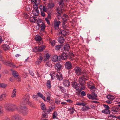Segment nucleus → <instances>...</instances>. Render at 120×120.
I'll list each match as a JSON object with an SVG mask.
<instances>
[{"label":"nucleus","mask_w":120,"mask_h":120,"mask_svg":"<svg viewBox=\"0 0 120 120\" xmlns=\"http://www.w3.org/2000/svg\"><path fill=\"white\" fill-rule=\"evenodd\" d=\"M15 107V104L13 103H7L4 106V108L6 109L11 112L14 111Z\"/></svg>","instance_id":"obj_1"},{"label":"nucleus","mask_w":120,"mask_h":120,"mask_svg":"<svg viewBox=\"0 0 120 120\" xmlns=\"http://www.w3.org/2000/svg\"><path fill=\"white\" fill-rule=\"evenodd\" d=\"M2 52L0 50V54ZM4 58L1 55L0 56V61H2L4 64L10 66L11 67H14V65L13 64V63L11 62H10L8 61H7L4 62Z\"/></svg>","instance_id":"obj_2"},{"label":"nucleus","mask_w":120,"mask_h":120,"mask_svg":"<svg viewBox=\"0 0 120 120\" xmlns=\"http://www.w3.org/2000/svg\"><path fill=\"white\" fill-rule=\"evenodd\" d=\"M20 112L24 116L27 115L28 112V109L26 106H21L20 108Z\"/></svg>","instance_id":"obj_3"},{"label":"nucleus","mask_w":120,"mask_h":120,"mask_svg":"<svg viewBox=\"0 0 120 120\" xmlns=\"http://www.w3.org/2000/svg\"><path fill=\"white\" fill-rule=\"evenodd\" d=\"M45 48V46L44 45H42L40 47H36L33 49V50L34 52L37 53L36 52H41Z\"/></svg>","instance_id":"obj_4"},{"label":"nucleus","mask_w":120,"mask_h":120,"mask_svg":"<svg viewBox=\"0 0 120 120\" xmlns=\"http://www.w3.org/2000/svg\"><path fill=\"white\" fill-rule=\"evenodd\" d=\"M29 95V94H26L24 96L23 100L26 104L30 105L31 104V103L29 101L30 99Z\"/></svg>","instance_id":"obj_5"},{"label":"nucleus","mask_w":120,"mask_h":120,"mask_svg":"<svg viewBox=\"0 0 120 120\" xmlns=\"http://www.w3.org/2000/svg\"><path fill=\"white\" fill-rule=\"evenodd\" d=\"M15 65L14 67H12L13 68L11 69L10 71L12 72V74L13 77H11L9 79V80L11 82H13L14 80V78L15 77Z\"/></svg>","instance_id":"obj_6"},{"label":"nucleus","mask_w":120,"mask_h":120,"mask_svg":"<svg viewBox=\"0 0 120 120\" xmlns=\"http://www.w3.org/2000/svg\"><path fill=\"white\" fill-rule=\"evenodd\" d=\"M72 85L74 88L78 91L79 93H80L82 90L81 89L79 88L78 86V84L76 82L73 83Z\"/></svg>","instance_id":"obj_7"},{"label":"nucleus","mask_w":120,"mask_h":120,"mask_svg":"<svg viewBox=\"0 0 120 120\" xmlns=\"http://www.w3.org/2000/svg\"><path fill=\"white\" fill-rule=\"evenodd\" d=\"M87 97L89 98L92 100H94L97 97V94L95 93H92L91 94H88Z\"/></svg>","instance_id":"obj_8"},{"label":"nucleus","mask_w":120,"mask_h":120,"mask_svg":"<svg viewBox=\"0 0 120 120\" xmlns=\"http://www.w3.org/2000/svg\"><path fill=\"white\" fill-rule=\"evenodd\" d=\"M75 72L76 74L79 75L82 74V70L81 68L79 67H76L75 68Z\"/></svg>","instance_id":"obj_9"},{"label":"nucleus","mask_w":120,"mask_h":120,"mask_svg":"<svg viewBox=\"0 0 120 120\" xmlns=\"http://www.w3.org/2000/svg\"><path fill=\"white\" fill-rule=\"evenodd\" d=\"M56 77L57 79L60 81L62 80L63 79V77L61 73L58 72L56 75Z\"/></svg>","instance_id":"obj_10"},{"label":"nucleus","mask_w":120,"mask_h":120,"mask_svg":"<svg viewBox=\"0 0 120 120\" xmlns=\"http://www.w3.org/2000/svg\"><path fill=\"white\" fill-rule=\"evenodd\" d=\"M65 68L67 69H70L72 67V64L69 61L67 62L65 64Z\"/></svg>","instance_id":"obj_11"},{"label":"nucleus","mask_w":120,"mask_h":120,"mask_svg":"<svg viewBox=\"0 0 120 120\" xmlns=\"http://www.w3.org/2000/svg\"><path fill=\"white\" fill-rule=\"evenodd\" d=\"M61 23V22L60 21H57L54 22V25L55 29L57 30L59 29V26Z\"/></svg>","instance_id":"obj_12"},{"label":"nucleus","mask_w":120,"mask_h":120,"mask_svg":"<svg viewBox=\"0 0 120 120\" xmlns=\"http://www.w3.org/2000/svg\"><path fill=\"white\" fill-rule=\"evenodd\" d=\"M43 57L41 56H40L39 58L37 60L35 61V64L37 65H39L41 63Z\"/></svg>","instance_id":"obj_13"},{"label":"nucleus","mask_w":120,"mask_h":120,"mask_svg":"<svg viewBox=\"0 0 120 120\" xmlns=\"http://www.w3.org/2000/svg\"><path fill=\"white\" fill-rule=\"evenodd\" d=\"M63 84L64 86L68 87L70 85L69 80H64L63 82Z\"/></svg>","instance_id":"obj_14"},{"label":"nucleus","mask_w":120,"mask_h":120,"mask_svg":"<svg viewBox=\"0 0 120 120\" xmlns=\"http://www.w3.org/2000/svg\"><path fill=\"white\" fill-rule=\"evenodd\" d=\"M50 55H49L48 53L45 54L43 58V60L44 61H46L50 57Z\"/></svg>","instance_id":"obj_15"},{"label":"nucleus","mask_w":120,"mask_h":120,"mask_svg":"<svg viewBox=\"0 0 120 120\" xmlns=\"http://www.w3.org/2000/svg\"><path fill=\"white\" fill-rule=\"evenodd\" d=\"M17 82H20L21 81V77L18 75V73L15 71V81Z\"/></svg>","instance_id":"obj_16"},{"label":"nucleus","mask_w":120,"mask_h":120,"mask_svg":"<svg viewBox=\"0 0 120 120\" xmlns=\"http://www.w3.org/2000/svg\"><path fill=\"white\" fill-rule=\"evenodd\" d=\"M59 34L61 35L65 36L68 34V32L65 30H63L59 32Z\"/></svg>","instance_id":"obj_17"},{"label":"nucleus","mask_w":120,"mask_h":120,"mask_svg":"<svg viewBox=\"0 0 120 120\" xmlns=\"http://www.w3.org/2000/svg\"><path fill=\"white\" fill-rule=\"evenodd\" d=\"M35 39L37 41H40L42 40V38L39 35H37L35 36Z\"/></svg>","instance_id":"obj_18"},{"label":"nucleus","mask_w":120,"mask_h":120,"mask_svg":"<svg viewBox=\"0 0 120 120\" xmlns=\"http://www.w3.org/2000/svg\"><path fill=\"white\" fill-rule=\"evenodd\" d=\"M55 108V106L54 105H51L49 107V109L47 110V112H52Z\"/></svg>","instance_id":"obj_19"},{"label":"nucleus","mask_w":120,"mask_h":120,"mask_svg":"<svg viewBox=\"0 0 120 120\" xmlns=\"http://www.w3.org/2000/svg\"><path fill=\"white\" fill-rule=\"evenodd\" d=\"M70 48V46L69 44H66L64 46V49L65 51L67 52L68 51Z\"/></svg>","instance_id":"obj_20"},{"label":"nucleus","mask_w":120,"mask_h":120,"mask_svg":"<svg viewBox=\"0 0 120 120\" xmlns=\"http://www.w3.org/2000/svg\"><path fill=\"white\" fill-rule=\"evenodd\" d=\"M58 60V56L57 55H53L52 56V60L53 62L57 61Z\"/></svg>","instance_id":"obj_21"},{"label":"nucleus","mask_w":120,"mask_h":120,"mask_svg":"<svg viewBox=\"0 0 120 120\" xmlns=\"http://www.w3.org/2000/svg\"><path fill=\"white\" fill-rule=\"evenodd\" d=\"M58 41L60 43L63 44L64 41V39L63 37H60L58 38Z\"/></svg>","instance_id":"obj_22"},{"label":"nucleus","mask_w":120,"mask_h":120,"mask_svg":"<svg viewBox=\"0 0 120 120\" xmlns=\"http://www.w3.org/2000/svg\"><path fill=\"white\" fill-rule=\"evenodd\" d=\"M2 47L5 51L8 49L9 48L8 45L6 44H4L2 45Z\"/></svg>","instance_id":"obj_23"},{"label":"nucleus","mask_w":120,"mask_h":120,"mask_svg":"<svg viewBox=\"0 0 120 120\" xmlns=\"http://www.w3.org/2000/svg\"><path fill=\"white\" fill-rule=\"evenodd\" d=\"M39 11L38 10H34L32 11V13L34 15L37 16L39 13Z\"/></svg>","instance_id":"obj_24"},{"label":"nucleus","mask_w":120,"mask_h":120,"mask_svg":"<svg viewBox=\"0 0 120 120\" xmlns=\"http://www.w3.org/2000/svg\"><path fill=\"white\" fill-rule=\"evenodd\" d=\"M61 66L60 64H56L55 66V68L57 70H60L61 69Z\"/></svg>","instance_id":"obj_25"},{"label":"nucleus","mask_w":120,"mask_h":120,"mask_svg":"<svg viewBox=\"0 0 120 120\" xmlns=\"http://www.w3.org/2000/svg\"><path fill=\"white\" fill-rule=\"evenodd\" d=\"M79 84L82 86L84 85L85 83V81L84 80L82 79V78H80L79 81Z\"/></svg>","instance_id":"obj_26"},{"label":"nucleus","mask_w":120,"mask_h":120,"mask_svg":"<svg viewBox=\"0 0 120 120\" xmlns=\"http://www.w3.org/2000/svg\"><path fill=\"white\" fill-rule=\"evenodd\" d=\"M67 54L65 53H63L61 55V58L62 59L65 60L67 59Z\"/></svg>","instance_id":"obj_27"},{"label":"nucleus","mask_w":120,"mask_h":120,"mask_svg":"<svg viewBox=\"0 0 120 120\" xmlns=\"http://www.w3.org/2000/svg\"><path fill=\"white\" fill-rule=\"evenodd\" d=\"M62 18L64 22H65L68 19V17L67 15L66 14H64L62 16Z\"/></svg>","instance_id":"obj_28"},{"label":"nucleus","mask_w":120,"mask_h":120,"mask_svg":"<svg viewBox=\"0 0 120 120\" xmlns=\"http://www.w3.org/2000/svg\"><path fill=\"white\" fill-rule=\"evenodd\" d=\"M46 85L48 89H50L51 87V81L49 80H48L46 83Z\"/></svg>","instance_id":"obj_29"},{"label":"nucleus","mask_w":120,"mask_h":120,"mask_svg":"<svg viewBox=\"0 0 120 120\" xmlns=\"http://www.w3.org/2000/svg\"><path fill=\"white\" fill-rule=\"evenodd\" d=\"M6 96L7 95L5 94H3L0 95V100L1 101L3 100L4 98H6Z\"/></svg>","instance_id":"obj_30"},{"label":"nucleus","mask_w":120,"mask_h":120,"mask_svg":"<svg viewBox=\"0 0 120 120\" xmlns=\"http://www.w3.org/2000/svg\"><path fill=\"white\" fill-rule=\"evenodd\" d=\"M106 97L109 100H112L114 99V97L112 95H108L106 96Z\"/></svg>","instance_id":"obj_31"},{"label":"nucleus","mask_w":120,"mask_h":120,"mask_svg":"<svg viewBox=\"0 0 120 120\" xmlns=\"http://www.w3.org/2000/svg\"><path fill=\"white\" fill-rule=\"evenodd\" d=\"M30 22L33 23L35 22L37 20V19L36 18L34 17H31L30 19Z\"/></svg>","instance_id":"obj_32"},{"label":"nucleus","mask_w":120,"mask_h":120,"mask_svg":"<svg viewBox=\"0 0 120 120\" xmlns=\"http://www.w3.org/2000/svg\"><path fill=\"white\" fill-rule=\"evenodd\" d=\"M59 4L60 7H62L64 5V3L63 0H59Z\"/></svg>","instance_id":"obj_33"},{"label":"nucleus","mask_w":120,"mask_h":120,"mask_svg":"<svg viewBox=\"0 0 120 120\" xmlns=\"http://www.w3.org/2000/svg\"><path fill=\"white\" fill-rule=\"evenodd\" d=\"M68 111H70V114H72L75 111V110L74 107H71L69 108Z\"/></svg>","instance_id":"obj_34"},{"label":"nucleus","mask_w":120,"mask_h":120,"mask_svg":"<svg viewBox=\"0 0 120 120\" xmlns=\"http://www.w3.org/2000/svg\"><path fill=\"white\" fill-rule=\"evenodd\" d=\"M41 31H43L45 28V24L44 23H42L41 25Z\"/></svg>","instance_id":"obj_35"},{"label":"nucleus","mask_w":120,"mask_h":120,"mask_svg":"<svg viewBox=\"0 0 120 120\" xmlns=\"http://www.w3.org/2000/svg\"><path fill=\"white\" fill-rule=\"evenodd\" d=\"M54 6V4L53 3H49L48 5V7L50 8H53Z\"/></svg>","instance_id":"obj_36"},{"label":"nucleus","mask_w":120,"mask_h":120,"mask_svg":"<svg viewBox=\"0 0 120 120\" xmlns=\"http://www.w3.org/2000/svg\"><path fill=\"white\" fill-rule=\"evenodd\" d=\"M102 112L106 114L109 113L110 112L109 110L108 109H105L104 110L102 111Z\"/></svg>","instance_id":"obj_37"},{"label":"nucleus","mask_w":120,"mask_h":120,"mask_svg":"<svg viewBox=\"0 0 120 120\" xmlns=\"http://www.w3.org/2000/svg\"><path fill=\"white\" fill-rule=\"evenodd\" d=\"M37 95L38 96L42 98L44 100H45V97L43 95L39 93H37Z\"/></svg>","instance_id":"obj_38"},{"label":"nucleus","mask_w":120,"mask_h":120,"mask_svg":"<svg viewBox=\"0 0 120 120\" xmlns=\"http://www.w3.org/2000/svg\"><path fill=\"white\" fill-rule=\"evenodd\" d=\"M33 99L35 100H38L39 97L37 94V95H33Z\"/></svg>","instance_id":"obj_39"},{"label":"nucleus","mask_w":120,"mask_h":120,"mask_svg":"<svg viewBox=\"0 0 120 120\" xmlns=\"http://www.w3.org/2000/svg\"><path fill=\"white\" fill-rule=\"evenodd\" d=\"M76 105H78L84 106L86 105V103H80L79 102H77L76 103Z\"/></svg>","instance_id":"obj_40"},{"label":"nucleus","mask_w":120,"mask_h":120,"mask_svg":"<svg viewBox=\"0 0 120 120\" xmlns=\"http://www.w3.org/2000/svg\"><path fill=\"white\" fill-rule=\"evenodd\" d=\"M7 86V85L5 83H1L0 84V87L4 88L6 87Z\"/></svg>","instance_id":"obj_41"},{"label":"nucleus","mask_w":120,"mask_h":120,"mask_svg":"<svg viewBox=\"0 0 120 120\" xmlns=\"http://www.w3.org/2000/svg\"><path fill=\"white\" fill-rule=\"evenodd\" d=\"M57 13L59 15L61 14V13L62 11V9L61 8H57Z\"/></svg>","instance_id":"obj_42"},{"label":"nucleus","mask_w":120,"mask_h":120,"mask_svg":"<svg viewBox=\"0 0 120 120\" xmlns=\"http://www.w3.org/2000/svg\"><path fill=\"white\" fill-rule=\"evenodd\" d=\"M84 106L82 107V110L83 111H87L88 109L89 108L88 107Z\"/></svg>","instance_id":"obj_43"},{"label":"nucleus","mask_w":120,"mask_h":120,"mask_svg":"<svg viewBox=\"0 0 120 120\" xmlns=\"http://www.w3.org/2000/svg\"><path fill=\"white\" fill-rule=\"evenodd\" d=\"M41 109L43 110H45L46 109L45 105L43 103H42L41 104Z\"/></svg>","instance_id":"obj_44"},{"label":"nucleus","mask_w":120,"mask_h":120,"mask_svg":"<svg viewBox=\"0 0 120 120\" xmlns=\"http://www.w3.org/2000/svg\"><path fill=\"white\" fill-rule=\"evenodd\" d=\"M61 47V45H58L56 46L55 47V49L56 50H58L60 49Z\"/></svg>","instance_id":"obj_45"},{"label":"nucleus","mask_w":120,"mask_h":120,"mask_svg":"<svg viewBox=\"0 0 120 120\" xmlns=\"http://www.w3.org/2000/svg\"><path fill=\"white\" fill-rule=\"evenodd\" d=\"M58 115L57 113L56 112H54L53 114V119H55L56 118V117Z\"/></svg>","instance_id":"obj_46"},{"label":"nucleus","mask_w":120,"mask_h":120,"mask_svg":"<svg viewBox=\"0 0 120 120\" xmlns=\"http://www.w3.org/2000/svg\"><path fill=\"white\" fill-rule=\"evenodd\" d=\"M23 17L25 19L27 18L28 16V14L26 12L24 13L23 15Z\"/></svg>","instance_id":"obj_47"},{"label":"nucleus","mask_w":120,"mask_h":120,"mask_svg":"<svg viewBox=\"0 0 120 120\" xmlns=\"http://www.w3.org/2000/svg\"><path fill=\"white\" fill-rule=\"evenodd\" d=\"M33 7L34 9V10H38V4H35V5H33Z\"/></svg>","instance_id":"obj_48"},{"label":"nucleus","mask_w":120,"mask_h":120,"mask_svg":"<svg viewBox=\"0 0 120 120\" xmlns=\"http://www.w3.org/2000/svg\"><path fill=\"white\" fill-rule=\"evenodd\" d=\"M59 88L62 92L64 93V92L65 91V90L64 89L63 87L60 86L59 87Z\"/></svg>","instance_id":"obj_49"},{"label":"nucleus","mask_w":120,"mask_h":120,"mask_svg":"<svg viewBox=\"0 0 120 120\" xmlns=\"http://www.w3.org/2000/svg\"><path fill=\"white\" fill-rule=\"evenodd\" d=\"M15 96V89H14L12 92L11 95V97L13 98Z\"/></svg>","instance_id":"obj_50"},{"label":"nucleus","mask_w":120,"mask_h":120,"mask_svg":"<svg viewBox=\"0 0 120 120\" xmlns=\"http://www.w3.org/2000/svg\"><path fill=\"white\" fill-rule=\"evenodd\" d=\"M60 101L58 100L56 98L55 99V102L57 104H59L60 103Z\"/></svg>","instance_id":"obj_51"},{"label":"nucleus","mask_w":120,"mask_h":120,"mask_svg":"<svg viewBox=\"0 0 120 120\" xmlns=\"http://www.w3.org/2000/svg\"><path fill=\"white\" fill-rule=\"evenodd\" d=\"M55 72H51L50 73V75L51 76V78L52 79H53V77L55 75Z\"/></svg>","instance_id":"obj_52"},{"label":"nucleus","mask_w":120,"mask_h":120,"mask_svg":"<svg viewBox=\"0 0 120 120\" xmlns=\"http://www.w3.org/2000/svg\"><path fill=\"white\" fill-rule=\"evenodd\" d=\"M56 42V41L55 40H53L51 43V45L53 47L55 45Z\"/></svg>","instance_id":"obj_53"},{"label":"nucleus","mask_w":120,"mask_h":120,"mask_svg":"<svg viewBox=\"0 0 120 120\" xmlns=\"http://www.w3.org/2000/svg\"><path fill=\"white\" fill-rule=\"evenodd\" d=\"M45 19L47 24L49 25H50V23L49 19L48 18H45Z\"/></svg>","instance_id":"obj_54"},{"label":"nucleus","mask_w":120,"mask_h":120,"mask_svg":"<svg viewBox=\"0 0 120 120\" xmlns=\"http://www.w3.org/2000/svg\"><path fill=\"white\" fill-rule=\"evenodd\" d=\"M42 10L46 12L47 11V9L45 6H43V9Z\"/></svg>","instance_id":"obj_55"},{"label":"nucleus","mask_w":120,"mask_h":120,"mask_svg":"<svg viewBox=\"0 0 120 120\" xmlns=\"http://www.w3.org/2000/svg\"><path fill=\"white\" fill-rule=\"evenodd\" d=\"M81 94L82 96H84L86 95V93L84 91H82L81 93Z\"/></svg>","instance_id":"obj_56"},{"label":"nucleus","mask_w":120,"mask_h":120,"mask_svg":"<svg viewBox=\"0 0 120 120\" xmlns=\"http://www.w3.org/2000/svg\"><path fill=\"white\" fill-rule=\"evenodd\" d=\"M3 113V109L2 108L0 107V115L2 114Z\"/></svg>","instance_id":"obj_57"},{"label":"nucleus","mask_w":120,"mask_h":120,"mask_svg":"<svg viewBox=\"0 0 120 120\" xmlns=\"http://www.w3.org/2000/svg\"><path fill=\"white\" fill-rule=\"evenodd\" d=\"M47 99L48 100V101L50 103V96H48L47 98Z\"/></svg>","instance_id":"obj_58"},{"label":"nucleus","mask_w":120,"mask_h":120,"mask_svg":"<svg viewBox=\"0 0 120 120\" xmlns=\"http://www.w3.org/2000/svg\"><path fill=\"white\" fill-rule=\"evenodd\" d=\"M64 98H66L69 97L68 94L66 93H65L64 94Z\"/></svg>","instance_id":"obj_59"},{"label":"nucleus","mask_w":120,"mask_h":120,"mask_svg":"<svg viewBox=\"0 0 120 120\" xmlns=\"http://www.w3.org/2000/svg\"><path fill=\"white\" fill-rule=\"evenodd\" d=\"M83 78L85 80H87L88 79V76H85L84 75L83 76Z\"/></svg>","instance_id":"obj_60"},{"label":"nucleus","mask_w":120,"mask_h":120,"mask_svg":"<svg viewBox=\"0 0 120 120\" xmlns=\"http://www.w3.org/2000/svg\"><path fill=\"white\" fill-rule=\"evenodd\" d=\"M104 107L106 109H108L109 108V107L108 106L106 105H103Z\"/></svg>","instance_id":"obj_61"},{"label":"nucleus","mask_w":120,"mask_h":120,"mask_svg":"<svg viewBox=\"0 0 120 120\" xmlns=\"http://www.w3.org/2000/svg\"><path fill=\"white\" fill-rule=\"evenodd\" d=\"M29 72L30 74L32 76H34V74L33 72L31 71H29Z\"/></svg>","instance_id":"obj_62"},{"label":"nucleus","mask_w":120,"mask_h":120,"mask_svg":"<svg viewBox=\"0 0 120 120\" xmlns=\"http://www.w3.org/2000/svg\"><path fill=\"white\" fill-rule=\"evenodd\" d=\"M41 14L42 16L43 17H44L45 15V13L44 12L41 11Z\"/></svg>","instance_id":"obj_63"},{"label":"nucleus","mask_w":120,"mask_h":120,"mask_svg":"<svg viewBox=\"0 0 120 120\" xmlns=\"http://www.w3.org/2000/svg\"><path fill=\"white\" fill-rule=\"evenodd\" d=\"M46 65H47V66H48L49 67H50L51 66V64L49 62L46 63Z\"/></svg>","instance_id":"obj_64"}]
</instances>
